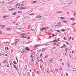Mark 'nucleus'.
Segmentation results:
<instances>
[{"label": "nucleus", "instance_id": "obj_13", "mask_svg": "<svg viewBox=\"0 0 76 76\" xmlns=\"http://www.w3.org/2000/svg\"><path fill=\"white\" fill-rule=\"evenodd\" d=\"M20 35L21 36H22V35H26V34H25L24 33L21 34Z\"/></svg>", "mask_w": 76, "mask_h": 76}, {"label": "nucleus", "instance_id": "obj_52", "mask_svg": "<svg viewBox=\"0 0 76 76\" xmlns=\"http://www.w3.org/2000/svg\"><path fill=\"white\" fill-rule=\"evenodd\" d=\"M63 46L64 47H66V46L64 45H63Z\"/></svg>", "mask_w": 76, "mask_h": 76}, {"label": "nucleus", "instance_id": "obj_55", "mask_svg": "<svg viewBox=\"0 0 76 76\" xmlns=\"http://www.w3.org/2000/svg\"><path fill=\"white\" fill-rule=\"evenodd\" d=\"M75 25V24L74 23H73L72 24V25L73 26V25Z\"/></svg>", "mask_w": 76, "mask_h": 76}, {"label": "nucleus", "instance_id": "obj_60", "mask_svg": "<svg viewBox=\"0 0 76 76\" xmlns=\"http://www.w3.org/2000/svg\"><path fill=\"white\" fill-rule=\"evenodd\" d=\"M76 13H75L74 14V16H75V15H76Z\"/></svg>", "mask_w": 76, "mask_h": 76}, {"label": "nucleus", "instance_id": "obj_24", "mask_svg": "<svg viewBox=\"0 0 76 76\" xmlns=\"http://www.w3.org/2000/svg\"><path fill=\"white\" fill-rule=\"evenodd\" d=\"M67 50H68V49L67 48H66L65 50V52H66V53H67Z\"/></svg>", "mask_w": 76, "mask_h": 76}, {"label": "nucleus", "instance_id": "obj_64", "mask_svg": "<svg viewBox=\"0 0 76 76\" xmlns=\"http://www.w3.org/2000/svg\"><path fill=\"white\" fill-rule=\"evenodd\" d=\"M66 14H67L68 15H69V13L67 12V13H66Z\"/></svg>", "mask_w": 76, "mask_h": 76}, {"label": "nucleus", "instance_id": "obj_29", "mask_svg": "<svg viewBox=\"0 0 76 76\" xmlns=\"http://www.w3.org/2000/svg\"><path fill=\"white\" fill-rule=\"evenodd\" d=\"M55 70H56V71H57V72H58V69H55Z\"/></svg>", "mask_w": 76, "mask_h": 76}, {"label": "nucleus", "instance_id": "obj_1", "mask_svg": "<svg viewBox=\"0 0 76 76\" xmlns=\"http://www.w3.org/2000/svg\"><path fill=\"white\" fill-rule=\"evenodd\" d=\"M26 9V7H20L19 8V10H22L23 9Z\"/></svg>", "mask_w": 76, "mask_h": 76}, {"label": "nucleus", "instance_id": "obj_51", "mask_svg": "<svg viewBox=\"0 0 76 76\" xmlns=\"http://www.w3.org/2000/svg\"><path fill=\"white\" fill-rule=\"evenodd\" d=\"M52 36H53L52 37H55V35H52Z\"/></svg>", "mask_w": 76, "mask_h": 76}, {"label": "nucleus", "instance_id": "obj_6", "mask_svg": "<svg viewBox=\"0 0 76 76\" xmlns=\"http://www.w3.org/2000/svg\"><path fill=\"white\" fill-rule=\"evenodd\" d=\"M26 50H27V51H29V50H30L29 49V48L28 47H26Z\"/></svg>", "mask_w": 76, "mask_h": 76}, {"label": "nucleus", "instance_id": "obj_32", "mask_svg": "<svg viewBox=\"0 0 76 76\" xmlns=\"http://www.w3.org/2000/svg\"><path fill=\"white\" fill-rule=\"evenodd\" d=\"M61 31H62V32H64V31H65V30H64V29H62Z\"/></svg>", "mask_w": 76, "mask_h": 76}, {"label": "nucleus", "instance_id": "obj_48", "mask_svg": "<svg viewBox=\"0 0 76 76\" xmlns=\"http://www.w3.org/2000/svg\"><path fill=\"white\" fill-rule=\"evenodd\" d=\"M42 30H44V29H45V28H42Z\"/></svg>", "mask_w": 76, "mask_h": 76}, {"label": "nucleus", "instance_id": "obj_26", "mask_svg": "<svg viewBox=\"0 0 76 76\" xmlns=\"http://www.w3.org/2000/svg\"><path fill=\"white\" fill-rule=\"evenodd\" d=\"M7 30H10V28H7Z\"/></svg>", "mask_w": 76, "mask_h": 76}, {"label": "nucleus", "instance_id": "obj_25", "mask_svg": "<svg viewBox=\"0 0 76 76\" xmlns=\"http://www.w3.org/2000/svg\"><path fill=\"white\" fill-rule=\"evenodd\" d=\"M48 55H46L45 57V58H46L47 57H48Z\"/></svg>", "mask_w": 76, "mask_h": 76}, {"label": "nucleus", "instance_id": "obj_28", "mask_svg": "<svg viewBox=\"0 0 76 76\" xmlns=\"http://www.w3.org/2000/svg\"><path fill=\"white\" fill-rule=\"evenodd\" d=\"M18 13H22V12H21V11H20L18 12Z\"/></svg>", "mask_w": 76, "mask_h": 76}, {"label": "nucleus", "instance_id": "obj_34", "mask_svg": "<svg viewBox=\"0 0 76 76\" xmlns=\"http://www.w3.org/2000/svg\"><path fill=\"white\" fill-rule=\"evenodd\" d=\"M40 61L41 63L43 62V61H42V59H40Z\"/></svg>", "mask_w": 76, "mask_h": 76}, {"label": "nucleus", "instance_id": "obj_41", "mask_svg": "<svg viewBox=\"0 0 76 76\" xmlns=\"http://www.w3.org/2000/svg\"><path fill=\"white\" fill-rule=\"evenodd\" d=\"M66 76H68V74H67V73H66Z\"/></svg>", "mask_w": 76, "mask_h": 76}, {"label": "nucleus", "instance_id": "obj_50", "mask_svg": "<svg viewBox=\"0 0 76 76\" xmlns=\"http://www.w3.org/2000/svg\"><path fill=\"white\" fill-rule=\"evenodd\" d=\"M61 64L62 65V66H64V64H63V63H62Z\"/></svg>", "mask_w": 76, "mask_h": 76}, {"label": "nucleus", "instance_id": "obj_56", "mask_svg": "<svg viewBox=\"0 0 76 76\" xmlns=\"http://www.w3.org/2000/svg\"><path fill=\"white\" fill-rule=\"evenodd\" d=\"M30 39V37H28L27 38V39Z\"/></svg>", "mask_w": 76, "mask_h": 76}, {"label": "nucleus", "instance_id": "obj_20", "mask_svg": "<svg viewBox=\"0 0 76 76\" xmlns=\"http://www.w3.org/2000/svg\"><path fill=\"white\" fill-rule=\"evenodd\" d=\"M64 53H65V55L66 56H67V52H64Z\"/></svg>", "mask_w": 76, "mask_h": 76}, {"label": "nucleus", "instance_id": "obj_4", "mask_svg": "<svg viewBox=\"0 0 76 76\" xmlns=\"http://www.w3.org/2000/svg\"><path fill=\"white\" fill-rule=\"evenodd\" d=\"M36 18H41V16L38 15L36 17Z\"/></svg>", "mask_w": 76, "mask_h": 76}, {"label": "nucleus", "instance_id": "obj_47", "mask_svg": "<svg viewBox=\"0 0 76 76\" xmlns=\"http://www.w3.org/2000/svg\"><path fill=\"white\" fill-rule=\"evenodd\" d=\"M13 1H11V2H10V3H13Z\"/></svg>", "mask_w": 76, "mask_h": 76}, {"label": "nucleus", "instance_id": "obj_18", "mask_svg": "<svg viewBox=\"0 0 76 76\" xmlns=\"http://www.w3.org/2000/svg\"><path fill=\"white\" fill-rule=\"evenodd\" d=\"M60 19H64V17H59Z\"/></svg>", "mask_w": 76, "mask_h": 76}, {"label": "nucleus", "instance_id": "obj_31", "mask_svg": "<svg viewBox=\"0 0 76 76\" xmlns=\"http://www.w3.org/2000/svg\"><path fill=\"white\" fill-rule=\"evenodd\" d=\"M34 15V14L32 13L30 14H29V16H32V15Z\"/></svg>", "mask_w": 76, "mask_h": 76}, {"label": "nucleus", "instance_id": "obj_14", "mask_svg": "<svg viewBox=\"0 0 76 76\" xmlns=\"http://www.w3.org/2000/svg\"><path fill=\"white\" fill-rule=\"evenodd\" d=\"M66 64L67 66H68V67H70V66H69V64H68V63H67Z\"/></svg>", "mask_w": 76, "mask_h": 76}, {"label": "nucleus", "instance_id": "obj_35", "mask_svg": "<svg viewBox=\"0 0 76 76\" xmlns=\"http://www.w3.org/2000/svg\"><path fill=\"white\" fill-rule=\"evenodd\" d=\"M42 53H41L40 55V57H42Z\"/></svg>", "mask_w": 76, "mask_h": 76}, {"label": "nucleus", "instance_id": "obj_10", "mask_svg": "<svg viewBox=\"0 0 76 76\" xmlns=\"http://www.w3.org/2000/svg\"><path fill=\"white\" fill-rule=\"evenodd\" d=\"M56 13H62V11H59V12H57Z\"/></svg>", "mask_w": 76, "mask_h": 76}, {"label": "nucleus", "instance_id": "obj_45", "mask_svg": "<svg viewBox=\"0 0 76 76\" xmlns=\"http://www.w3.org/2000/svg\"><path fill=\"white\" fill-rule=\"evenodd\" d=\"M18 29H20V30H21V29H22V28H18Z\"/></svg>", "mask_w": 76, "mask_h": 76}, {"label": "nucleus", "instance_id": "obj_37", "mask_svg": "<svg viewBox=\"0 0 76 76\" xmlns=\"http://www.w3.org/2000/svg\"><path fill=\"white\" fill-rule=\"evenodd\" d=\"M18 39H16V40H17V41H16V42H18L19 41V40H18Z\"/></svg>", "mask_w": 76, "mask_h": 76}, {"label": "nucleus", "instance_id": "obj_12", "mask_svg": "<svg viewBox=\"0 0 76 76\" xmlns=\"http://www.w3.org/2000/svg\"><path fill=\"white\" fill-rule=\"evenodd\" d=\"M13 63H14V64H17V63H16V61H14L13 62Z\"/></svg>", "mask_w": 76, "mask_h": 76}, {"label": "nucleus", "instance_id": "obj_57", "mask_svg": "<svg viewBox=\"0 0 76 76\" xmlns=\"http://www.w3.org/2000/svg\"><path fill=\"white\" fill-rule=\"evenodd\" d=\"M56 44H56V43H54V44H53V45H56Z\"/></svg>", "mask_w": 76, "mask_h": 76}, {"label": "nucleus", "instance_id": "obj_40", "mask_svg": "<svg viewBox=\"0 0 76 76\" xmlns=\"http://www.w3.org/2000/svg\"><path fill=\"white\" fill-rule=\"evenodd\" d=\"M58 26V27H61V26H60V25H57Z\"/></svg>", "mask_w": 76, "mask_h": 76}, {"label": "nucleus", "instance_id": "obj_30", "mask_svg": "<svg viewBox=\"0 0 76 76\" xmlns=\"http://www.w3.org/2000/svg\"><path fill=\"white\" fill-rule=\"evenodd\" d=\"M56 31L58 32H60V31L58 30H56Z\"/></svg>", "mask_w": 76, "mask_h": 76}, {"label": "nucleus", "instance_id": "obj_44", "mask_svg": "<svg viewBox=\"0 0 76 76\" xmlns=\"http://www.w3.org/2000/svg\"><path fill=\"white\" fill-rule=\"evenodd\" d=\"M16 58L17 61H18V57H16Z\"/></svg>", "mask_w": 76, "mask_h": 76}, {"label": "nucleus", "instance_id": "obj_23", "mask_svg": "<svg viewBox=\"0 0 76 76\" xmlns=\"http://www.w3.org/2000/svg\"><path fill=\"white\" fill-rule=\"evenodd\" d=\"M6 62V60H5L3 61V62L4 63H5Z\"/></svg>", "mask_w": 76, "mask_h": 76}, {"label": "nucleus", "instance_id": "obj_42", "mask_svg": "<svg viewBox=\"0 0 76 76\" xmlns=\"http://www.w3.org/2000/svg\"><path fill=\"white\" fill-rule=\"evenodd\" d=\"M72 39V37H70L69 38V39L70 40V39Z\"/></svg>", "mask_w": 76, "mask_h": 76}, {"label": "nucleus", "instance_id": "obj_63", "mask_svg": "<svg viewBox=\"0 0 76 76\" xmlns=\"http://www.w3.org/2000/svg\"><path fill=\"white\" fill-rule=\"evenodd\" d=\"M51 36H50V37H49V38H50H50H51Z\"/></svg>", "mask_w": 76, "mask_h": 76}, {"label": "nucleus", "instance_id": "obj_58", "mask_svg": "<svg viewBox=\"0 0 76 76\" xmlns=\"http://www.w3.org/2000/svg\"><path fill=\"white\" fill-rule=\"evenodd\" d=\"M37 62H38H38H39V60H37Z\"/></svg>", "mask_w": 76, "mask_h": 76}, {"label": "nucleus", "instance_id": "obj_11", "mask_svg": "<svg viewBox=\"0 0 76 76\" xmlns=\"http://www.w3.org/2000/svg\"><path fill=\"white\" fill-rule=\"evenodd\" d=\"M71 20H73V21H74L75 20V18H71Z\"/></svg>", "mask_w": 76, "mask_h": 76}, {"label": "nucleus", "instance_id": "obj_54", "mask_svg": "<svg viewBox=\"0 0 76 76\" xmlns=\"http://www.w3.org/2000/svg\"><path fill=\"white\" fill-rule=\"evenodd\" d=\"M40 68H41V69H42V66H41V64H40Z\"/></svg>", "mask_w": 76, "mask_h": 76}, {"label": "nucleus", "instance_id": "obj_53", "mask_svg": "<svg viewBox=\"0 0 76 76\" xmlns=\"http://www.w3.org/2000/svg\"><path fill=\"white\" fill-rule=\"evenodd\" d=\"M10 3H11L10 2H9L8 3V4H10Z\"/></svg>", "mask_w": 76, "mask_h": 76}, {"label": "nucleus", "instance_id": "obj_43", "mask_svg": "<svg viewBox=\"0 0 76 76\" xmlns=\"http://www.w3.org/2000/svg\"><path fill=\"white\" fill-rule=\"evenodd\" d=\"M49 61H50V62H52L53 61L52 60H49Z\"/></svg>", "mask_w": 76, "mask_h": 76}, {"label": "nucleus", "instance_id": "obj_62", "mask_svg": "<svg viewBox=\"0 0 76 76\" xmlns=\"http://www.w3.org/2000/svg\"><path fill=\"white\" fill-rule=\"evenodd\" d=\"M16 44H17V42H15V45H16Z\"/></svg>", "mask_w": 76, "mask_h": 76}, {"label": "nucleus", "instance_id": "obj_46", "mask_svg": "<svg viewBox=\"0 0 76 76\" xmlns=\"http://www.w3.org/2000/svg\"><path fill=\"white\" fill-rule=\"evenodd\" d=\"M66 44L67 45H69V43L67 42H66Z\"/></svg>", "mask_w": 76, "mask_h": 76}, {"label": "nucleus", "instance_id": "obj_27", "mask_svg": "<svg viewBox=\"0 0 76 76\" xmlns=\"http://www.w3.org/2000/svg\"><path fill=\"white\" fill-rule=\"evenodd\" d=\"M61 23L60 22H58V23H57V24H61Z\"/></svg>", "mask_w": 76, "mask_h": 76}, {"label": "nucleus", "instance_id": "obj_17", "mask_svg": "<svg viewBox=\"0 0 76 76\" xmlns=\"http://www.w3.org/2000/svg\"><path fill=\"white\" fill-rule=\"evenodd\" d=\"M20 3H18L17 4H16V5H15V6H18V5H19L20 4Z\"/></svg>", "mask_w": 76, "mask_h": 76}, {"label": "nucleus", "instance_id": "obj_5", "mask_svg": "<svg viewBox=\"0 0 76 76\" xmlns=\"http://www.w3.org/2000/svg\"><path fill=\"white\" fill-rule=\"evenodd\" d=\"M18 13H17V12H14V13H12V15H16Z\"/></svg>", "mask_w": 76, "mask_h": 76}, {"label": "nucleus", "instance_id": "obj_36", "mask_svg": "<svg viewBox=\"0 0 76 76\" xmlns=\"http://www.w3.org/2000/svg\"><path fill=\"white\" fill-rule=\"evenodd\" d=\"M57 41H60V38L58 39H57Z\"/></svg>", "mask_w": 76, "mask_h": 76}, {"label": "nucleus", "instance_id": "obj_33", "mask_svg": "<svg viewBox=\"0 0 76 76\" xmlns=\"http://www.w3.org/2000/svg\"><path fill=\"white\" fill-rule=\"evenodd\" d=\"M24 51H25V50H24L23 51V50H22L21 51V53H23V52H24Z\"/></svg>", "mask_w": 76, "mask_h": 76}, {"label": "nucleus", "instance_id": "obj_19", "mask_svg": "<svg viewBox=\"0 0 76 76\" xmlns=\"http://www.w3.org/2000/svg\"><path fill=\"white\" fill-rule=\"evenodd\" d=\"M27 17H24L22 18V20H23V19H27Z\"/></svg>", "mask_w": 76, "mask_h": 76}, {"label": "nucleus", "instance_id": "obj_8", "mask_svg": "<svg viewBox=\"0 0 76 76\" xmlns=\"http://www.w3.org/2000/svg\"><path fill=\"white\" fill-rule=\"evenodd\" d=\"M37 1H33V2H32L31 3V4H33V3H37Z\"/></svg>", "mask_w": 76, "mask_h": 76}, {"label": "nucleus", "instance_id": "obj_21", "mask_svg": "<svg viewBox=\"0 0 76 76\" xmlns=\"http://www.w3.org/2000/svg\"><path fill=\"white\" fill-rule=\"evenodd\" d=\"M63 22H64V23H66V22H67V21L63 20Z\"/></svg>", "mask_w": 76, "mask_h": 76}, {"label": "nucleus", "instance_id": "obj_38", "mask_svg": "<svg viewBox=\"0 0 76 76\" xmlns=\"http://www.w3.org/2000/svg\"><path fill=\"white\" fill-rule=\"evenodd\" d=\"M21 38H24V36H22Z\"/></svg>", "mask_w": 76, "mask_h": 76}, {"label": "nucleus", "instance_id": "obj_49", "mask_svg": "<svg viewBox=\"0 0 76 76\" xmlns=\"http://www.w3.org/2000/svg\"><path fill=\"white\" fill-rule=\"evenodd\" d=\"M16 23V22H15V21H14L12 22V23Z\"/></svg>", "mask_w": 76, "mask_h": 76}, {"label": "nucleus", "instance_id": "obj_9", "mask_svg": "<svg viewBox=\"0 0 76 76\" xmlns=\"http://www.w3.org/2000/svg\"><path fill=\"white\" fill-rule=\"evenodd\" d=\"M13 65L14 66V67H15V69H17V70H18V69H17L16 66V65L14 64H13Z\"/></svg>", "mask_w": 76, "mask_h": 76}, {"label": "nucleus", "instance_id": "obj_22", "mask_svg": "<svg viewBox=\"0 0 76 76\" xmlns=\"http://www.w3.org/2000/svg\"><path fill=\"white\" fill-rule=\"evenodd\" d=\"M34 59H33V58H32L31 60V62H34Z\"/></svg>", "mask_w": 76, "mask_h": 76}, {"label": "nucleus", "instance_id": "obj_39", "mask_svg": "<svg viewBox=\"0 0 76 76\" xmlns=\"http://www.w3.org/2000/svg\"><path fill=\"white\" fill-rule=\"evenodd\" d=\"M31 58H33V56H32V55H31L30 56Z\"/></svg>", "mask_w": 76, "mask_h": 76}, {"label": "nucleus", "instance_id": "obj_7", "mask_svg": "<svg viewBox=\"0 0 76 76\" xmlns=\"http://www.w3.org/2000/svg\"><path fill=\"white\" fill-rule=\"evenodd\" d=\"M0 27L1 28H3L4 27H5V25H1L0 26Z\"/></svg>", "mask_w": 76, "mask_h": 76}, {"label": "nucleus", "instance_id": "obj_59", "mask_svg": "<svg viewBox=\"0 0 76 76\" xmlns=\"http://www.w3.org/2000/svg\"><path fill=\"white\" fill-rule=\"evenodd\" d=\"M25 49H23L22 50L23 51H25Z\"/></svg>", "mask_w": 76, "mask_h": 76}, {"label": "nucleus", "instance_id": "obj_15", "mask_svg": "<svg viewBox=\"0 0 76 76\" xmlns=\"http://www.w3.org/2000/svg\"><path fill=\"white\" fill-rule=\"evenodd\" d=\"M8 16L7 15L4 16L3 17V18H8Z\"/></svg>", "mask_w": 76, "mask_h": 76}, {"label": "nucleus", "instance_id": "obj_61", "mask_svg": "<svg viewBox=\"0 0 76 76\" xmlns=\"http://www.w3.org/2000/svg\"><path fill=\"white\" fill-rule=\"evenodd\" d=\"M34 29H32L31 30V31H34Z\"/></svg>", "mask_w": 76, "mask_h": 76}, {"label": "nucleus", "instance_id": "obj_3", "mask_svg": "<svg viewBox=\"0 0 76 76\" xmlns=\"http://www.w3.org/2000/svg\"><path fill=\"white\" fill-rule=\"evenodd\" d=\"M58 42V41H57L56 40H53V41L52 42Z\"/></svg>", "mask_w": 76, "mask_h": 76}, {"label": "nucleus", "instance_id": "obj_2", "mask_svg": "<svg viewBox=\"0 0 76 76\" xmlns=\"http://www.w3.org/2000/svg\"><path fill=\"white\" fill-rule=\"evenodd\" d=\"M15 10V8H13L10 10H8V11H12V10Z\"/></svg>", "mask_w": 76, "mask_h": 76}, {"label": "nucleus", "instance_id": "obj_16", "mask_svg": "<svg viewBox=\"0 0 76 76\" xmlns=\"http://www.w3.org/2000/svg\"><path fill=\"white\" fill-rule=\"evenodd\" d=\"M19 7H20V6H19V5H17L16 6V8H17V9H18V8H19Z\"/></svg>", "mask_w": 76, "mask_h": 76}]
</instances>
